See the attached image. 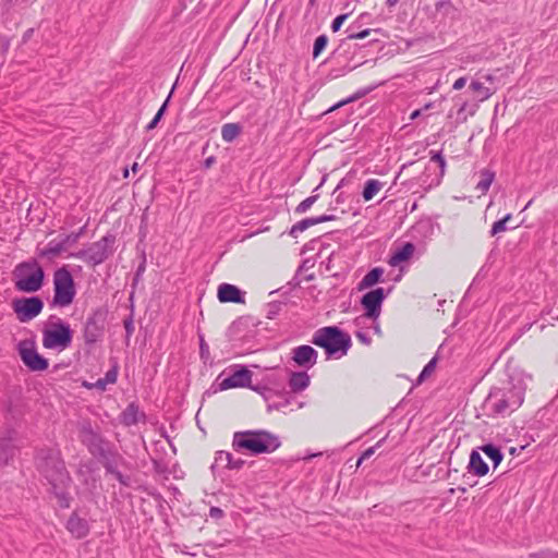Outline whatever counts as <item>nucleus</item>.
I'll list each match as a JSON object with an SVG mask.
<instances>
[{
	"label": "nucleus",
	"mask_w": 558,
	"mask_h": 558,
	"mask_svg": "<svg viewBox=\"0 0 558 558\" xmlns=\"http://www.w3.org/2000/svg\"><path fill=\"white\" fill-rule=\"evenodd\" d=\"M527 379L531 380V376L517 374L510 376L507 386L493 388L483 402L484 414L505 417L518 410L524 401Z\"/></svg>",
	"instance_id": "1"
},
{
	"label": "nucleus",
	"mask_w": 558,
	"mask_h": 558,
	"mask_svg": "<svg viewBox=\"0 0 558 558\" xmlns=\"http://www.w3.org/2000/svg\"><path fill=\"white\" fill-rule=\"evenodd\" d=\"M36 465L51 486V492L58 499L59 506L69 508L71 501L69 489L72 481L60 452L56 449H40L36 456Z\"/></svg>",
	"instance_id": "2"
},
{
	"label": "nucleus",
	"mask_w": 558,
	"mask_h": 558,
	"mask_svg": "<svg viewBox=\"0 0 558 558\" xmlns=\"http://www.w3.org/2000/svg\"><path fill=\"white\" fill-rule=\"evenodd\" d=\"M277 435L266 429L240 430L233 434L232 448L236 452H250L253 456L271 453L280 447Z\"/></svg>",
	"instance_id": "3"
},
{
	"label": "nucleus",
	"mask_w": 558,
	"mask_h": 558,
	"mask_svg": "<svg viewBox=\"0 0 558 558\" xmlns=\"http://www.w3.org/2000/svg\"><path fill=\"white\" fill-rule=\"evenodd\" d=\"M313 344L325 350L327 359H340L351 348V337L337 326H328L317 329L313 337Z\"/></svg>",
	"instance_id": "4"
},
{
	"label": "nucleus",
	"mask_w": 558,
	"mask_h": 558,
	"mask_svg": "<svg viewBox=\"0 0 558 558\" xmlns=\"http://www.w3.org/2000/svg\"><path fill=\"white\" fill-rule=\"evenodd\" d=\"M14 288L20 292L34 293L44 286L45 271L37 259L17 264L12 271Z\"/></svg>",
	"instance_id": "5"
},
{
	"label": "nucleus",
	"mask_w": 558,
	"mask_h": 558,
	"mask_svg": "<svg viewBox=\"0 0 558 558\" xmlns=\"http://www.w3.org/2000/svg\"><path fill=\"white\" fill-rule=\"evenodd\" d=\"M73 331L70 325L60 317L51 315L43 329V345L46 349L65 350L72 343Z\"/></svg>",
	"instance_id": "6"
},
{
	"label": "nucleus",
	"mask_w": 558,
	"mask_h": 558,
	"mask_svg": "<svg viewBox=\"0 0 558 558\" xmlns=\"http://www.w3.org/2000/svg\"><path fill=\"white\" fill-rule=\"evenodd\" d=\"M76 294L74 279L66 266L58 268L53 272V299L56 306H69Z\"/></svg>",
	"instance_id": "7"
},
{
	"label": "nucleus",
	"mask_w": 558,
	"mask_h": 558,
	"mask_svg": "<svg viewBox=\"0 0 558 558\" xmlns=\"http://www.w3.org/2000/svg\"><path fill=\"white\" fill-rule=\"evenodd\" d=\"M114 242L116 236L113 234H106L99 241L92 243L87 248L72 254V256L92 266H97L112 255Z\"/></svg>",
	"instance_id": "8"
},
{
	"label": "nucleus",
	"mask_w": 558,
	"mask_h": 558,
	"mask_svg": "<svg viewBox=\"0 0 558 558\" xmlns=\"http://www.w3.org/2000/svg\"><path fill=\"white\" fill-rule=\"evenodd\" d=\"M107 315V308L97 307L87 317L83 330V338L86 344L92 345L102 339Z\"/></svg>",
	"instance_id": "9"
},
{
	"label": "nucleus",
	"mask_w": 558,
	"mask_h": 558,
	"mask_svg": "<svg viewBox=\"0 0 558 558\" xmlns=\"http://www.w3.org/2000/svg\"><path fill=\"white\" fill-rule=\"evenodd\" d=\"M17 350L22 362L29 371L41 372L48 368V360L37 352L34 341H21Z\"/></svg>",
	"instance_id": "10"
},
{
	"label": "nucleus",
	"mask_w": 558,
	"mask_h": 558,
	"mask_svg": "<svg viewBox=\"0 0 558 558\" xmlns=\"http://www.w3.org/2000/svg\"><path fill=\"white\" fill-rule=\"evenodd\" d=\"M12 308L21 323H26L37 317L43 308L44 302L39 296L15 299Z\"/></svg>",
	"instance_id": "11"
},
{
	"label": "nucleus",
	"mask_w": 558,
	"mask_h": 558,
	"mask_svg": "<svg viewBox=\"0 0 558 558\" xmlns=\"http://www.w3.org/2000/svg\"><path fill=\"white\" fill-rule=\"evenodd\" d=\"M386 299V293L383 288H376L365 293L361 299V304L365 313L360 317L377 320L381 313V304ZM359 320V318L356 319Z\"/></svg>",
	"instance_id": "12"
},
{
	"label": "nucleus",
	"mask_w": 558,
	"mask_h": 558,
	"mask_svg": "<svg viewBox=\"0 0 558 558\" xmlns=\"http://www.w3.org/2000/svg\"><path fill=\"white\" fill-rule=\"evenodd\" d=\"M80 439L88 451L95 457H104L106 453L104 438L92 427L89 423L83 424L80 429Z\"/></svg>",
	"instance_id": "13"
},
{
	"label": "nucleus",
	"mask_w": 558,
	"mask_h": 558,
	"mask_svg": "<svg viewBox=\"0 0 558 558\" xmlns=\"http://www.w3.org/2000/svg\"><path fill=\"white\" fill-rule=\"evenodd\" d=\"M253 373L244 366L235 369L231 375L226 377L219 383L220 390H227L238 387H251L253 390H258L256 387L251 386Z\"/></svg>",
	"instance_id": "14"
},
{
	"label": "nucleus",
	"mask_w": 558,
	"mask_h": 558,
	"mask_svg": "<svg viewBox=\"0 0 558 558\" xmlns=\"http://www.w3.org/2000/svg\"><path fill=\"white\" fill-rule=\"evenodd\" d=\"M317 359L318 353L311 345L302 344L292 350V361L300 367L308 369L317 363Z\"/></svg>",
	"instance_id": "15"
},
{
	"label": "nucleus",
	"mask_w": 558,
	"mask_h": 558,
	"mask_svg": "<svg viewBox=\"0 0 558 558\" xmlns=\"http://www.w3.org/2000/svg\"><path fill=\"white\" fill-rule=\"evenodd\" d=\"M217 298L221 303H245L244 292L230 283H221L218 287Z\"/></svg>",
	"instance_id": "16"
},
{
	"label": "nucleus",
	"mask_w": 558,
	"mask_h": 558,
	"mask_svg": "<svg viewBox=\"0 0 558 558\" xmlns=\"http://www.w3.org/2000/svg\"><path fill=\"white\" fill-rule=\"evenodd\" d=\"M66 529L75 538H83L89 533L88 522L78 517L76 512L70 515L66 522Z\"/></svg>",
	"instance_id": "17"
},
{
	"label": "nucleus",
	"mask_w": 558,
	"mask_h": 558,
	"mask_svg": "<svg viewBox=\"0 0 558 558\" xmlns=\"http://www.w3.org/2000/svg\"><path fill=\"white\" fill-rule=\"evenodd\" d=\"M15 432L9 430L7 437L0 439V465H7L15 453Z\"/></svg>",
	"instance_id": "18"
},
{
	"label": "nucleus",
	"mask_w": 558,
	"mask_h": 558,
	"mask_svg": "<svg viewBox=\"0 0 558 558\" xmlns=\"http://www.w3.org/2000/svg\"><path fill=\"white\" fill-rule=\"evenodd\" d=\"M145 418V414L140 410L138 405L131 402L121 413L120 421L125 426L136 425L141 420Z\"/></svg>",
	"instance_id": "19"
},
{
	"label": "nucleus",
	"mask_w": 558,
	"mask_h": 558,
	"mask_svg": "<svg viewBox=\"0 0 558 558\" xmlns=\"http://www.w3.org/2000/svg\"><path fill=\"white\" fill-rule=\"evenodd\" d=\"M469 472L476 476H484L488 473V465L477 450H472L468 465Z\"/></svg>",
	"instance_id": "20"
},
{
	"label": "nucleus",
	"mask_w": 558,
	"mask_h": 558,
	"mask_svg": "<svg viewBox=\"0 0 558 558\" xmlns=\"http://www.w3.org/2000/svg\"><path fill=\"white\" fill-rule=\"evenodd\" d=\"M288 384L291 391L298 393L305 390L310 386L311 378L306 372H292Z\"/></svg>",
	"instance_id": "21"
},
{
	"label": "nucleus",
	"mask_w": 558,
	"mask_h": 558,
	"mask_svg": "<svg viewBox=\"0 0 558 558\" xmlns=\"http://www.w3.org/2000/svg\"><path fill=\"white\" fill-rule=\"evenodd\" d=\"M414 245L410 242L403 244L401 247L396 248L389 259L391 266H398L400 263L408 260L414 253Z\"/></svg>",
	"instance_id": "22"
},
{
	"label": "nucleus",
	"mask_w": 558,
	"mask_h": 558,
	"mask_svg": "<svg viewBox=\"0 0 558 558\" xmlns=\"http://www.w3.org/2000/svg\"><path fill=\"white\" fill-rule=\"evenodd\" d=\"M384 269L375 267L371 269L359 282L357 289L360 291L371 288L383 280Z\"/></svg>",
	"instance_id": "23"
},
{
	"label": "nucleus",
	"mask_w": 558,
	"mask_h": 558,
	"mask_svg": "<svg viewBox=\"0 0 558 558\" xmlns=\"http://www.w3.org/2000/svg\"><path fill=\"white\" fill-rule=\"evenodd\" d=\"M215 461L216 463L218 462H223L226 461V465L225 468L226 469H229V470H241L245 463L244 460L238 458H233L232 453L228 452V451H218L216 453V458H215Z\"/></svg>",
	"instance_id": "24"
},
{
	"label": "nucleus",
	"mask_w": 558,
	"mask_h": 558,
	"mask_svg": "<svg viewBox=\"0 0 558 558\" xmlns=\"http://www.w3.org/2000/svg\"><path fill=\"white\" fill-rule=\"evenodd\" d=\"M482 450L493 462L494 469H496L504 459V453L500 448L493 444H486L478 448Z\"/></svg>",
	"instance_id": "25"
},
{
	"label": "nucleus",
	"mask_w": 558,
	"mask_h": 558,
	"mask_svg": "<svg viewBox=\"0 0 558 558\" xmlns=\"http://www.w3.org/2000/svg\"><path fill=\"white\" fill-rule=\"evenodd\" d=\"M384 183L377 179H369L365 182L362 196L365 202H369L383 189Z\"/></svg>",
	"instance_id": "26"
},
{
	"label": "nucleus",
	"mask_w": 558,
	"mask_h": 558,
	"mask_svg": "<svg viewBox=\"0 0 558 558\" xmlns=\"http://www.w3.org/2000/svg\"><path fill=\"white\" fill-rule=\"evenodd\" d=\"M241 133V126L238 123H226L221 128V137L225 142H233Z\"/></svg>",
	"instance_id": "27"
},
{
	"label": "nucleus",
	"mask_w": 558,
	"mask_h": 558,
	"mask_svg": "<svg viewBox=\"0 0 558 558\" xmlns=\"http://www.w3.org/2000/svg\"><path fill=\"white\" fill-rule=\"evenodd\" d=\"M65 250L63 248V246L59 240H51L48 243L47 247L39 251L38 256L52 258V257L60 255Z\"/></svg>",
	"instance_id": "28"
},
{
	"label": "nucleus",
	"mask_w": 558,
	"mask_h": 558,
	"mask_svg": "<svg viewBox=\"0 0 558 558\" xmlns=\"http://www.w3.org/2000/svg\"><path fill=\"white\" fill-rule=\"evenodd\" d=\"M470 89H472L476 94V99L478 101H485L493 95L490 88L484 86L483 83L476 80H473L471 82Z\"/></svg>",
	"instance_id": "29"
},
{
	"label": "nucleus",
	"mask_w": 558,
	"mask_h": 558,
	"mask_svg": "<svg viewBox=\"0 0 558 558\" xmlns=\"http://www.w3.org/2000/svg\"><path fill=\"white\" fill-rule=\"evenodd\" d=\"M495 179V173L488 169H484L481 171V179L476 184V190H478L481 193H486L493 181Z\"/></svg>",
	"instance_id": "30"
},
{
	"label": "nucleus",
	"mask_w": 558,
	"mask_h": 558,
	"mask_svg": "<svg viewBox=\"0 0 558 558\" xmlns=\"http://www.w3.org/2000/svg\"><path fill=\"white\" fill-rule=\"evenodd\" d=\"M315 225H317L315 217L305 218L293 225L289 231V234L292 238H296L299 233L305 231L306 229Z\"/></svg>",
	"instance_id": "31"
},
{
	"label": "nucleus",
	"mask_w": 558,
	"mask_h": 558,
	"mask_svg": "<svg viewBox=\"0 0 558 558\" xmlns=\"http://www.w3.org/2000/svg\"><path fill=\"white\" fill-rule=\"evenodd\" d=\"M84 228H81L77 232H72L70 234L63 235L60 238V243L62 244L63 248L66 251L68 247L74 245L80 240L81 235L83 234Z\"/></svg>",
	"instance_id": "32"
},
{
	"label": "nucleus",
	"mask_w": 558,
	"mask_h": 558,
	"mask_svg": "<svg viewBox=\"0 0 558 558\" xmlns=\"http://www.w3.org/2000/svg\"><path fill=\"white\" fill-rule=\"evenodd\" d=\"M512 218L511 214H507L502 219L495 221L489 231L490 236H495L498 233L505 232L507 230V222Z\"/></svg>",
	"instance_id": "33"
},
{
	"label": "nucleus",
	"mask_w": 558,
	"mask_h": 558,
	"mask_svg": "<svg viewBox=\"0 0 558 558\" xmlns=\"http://www.w3.org/2000/svg\"><path fill=\"white\" fill-rule=\"evenodd\" d=\"M328 44V37L327 35L323 34L319 35L313 46V59H317L319 54L324 51V49L327 47Z\"/></svg>",
	"instance_id": "34"
},
{
	"label": "nucleus",
	"mask_w": 558,
	"mask_h": 558,
	"mask_svg": "<svg viewBox=\"0 0 558 558\" xmlns=\"http://www.w3.org/2000/svg\"><path fill=\"white\" fill-rule=\"evenodd\" d=\"M317 198H318V195L308 196L307 198L302 201L295 207L294 213L298 215H302V214L306 213L313 206V204L317 201Z\"/></svg>",
	"instance_id": "35"
},
{
	"label": "nucleus",
	"mask_w": 558,
	"mask_h": 558,
	"mask_svg": "<svg viewBox=\"0 0 558 558\" xmlns=\"http://www.w3.org/2000/svg\"><path fill=\"white\" fill-rule=\"evenodd\" d=\"M437 364V357H433L423 368L421 374L418 375V383L424 381L427 377L432 375V373L435 371Z\"/></svg>",
	"instance_id": "36"
},
{
	"label": "nucleus",
	"mask_w": 558,
	"mask_h": 558,
	"mask_svg": "<svg viewBox=\"0 0 558 558\" xmlns=\"http://www.w3.org/2000/svg\"><path fill=\"white\" fill-rule=\"evenodd\" d=\"M283 303L281 302H270L266 307V317L268 319H274L282 310Z\"/></svg>",
	"instance_id": "37"
},
{
	"label": "nucleus",
	"mask_w": 558,
	"mask_h": 558,
	"mask_svg": "<svg viewBox=\"0 0 558 558\" xmlns=\"http://www.w3.org/2000/svg\"><path fill=\"white\" fill-rule=\"evenodd\" d=\"M430 161H435L438 163L440 168V175H444L446 169V160L441 154V151H430Z\"/></svg>",
	"instance_id": "38"
},
{
	"label": "nucleus",
	"mask_w": 558,
	"mask_h": 558,
	"mask_svg": "<svg viewBox=\"0 0 558 558\" xmlns=\"http://www.w3.org/2000/svg\"><path fill=\"white\" fill-rule=\"evenodd\" d=\"M366 90H361V92H357L356 94H354L353 96H350L349 98L344 99V100H341L339 101L338 104L333 105L329 111H333L340 107H342L343 105L345 104H349V102H352L354 100H357L359 98L363 97L364 95H366Z\"/></svg>",
	"instance_id": "39"
},
{
	"label": "nucleus",
	"mask_w": 558,
	"mask_h": 558,
	"mask_svg": "<svg viewBox=\"0 0 558 558\" xmlns=\"http://www.w3.org/2000/svg\"><path fill=\"white\" fill-rule=\"evenodd\" d=\"M123 326H124V329H125V338L126 340H129L132 335L134 333V322H133V314H130L124 320H123Z\"/></svg>",
	"instance_id": "40"
},
{
	"label": "nucleus",
	"mask_w": 558,
	"mask_h": 558,
	"mask_svg": "<svg viewBox=\"0 0 558 558\" xmlns=\"http://www.w3.org/2000/svg\"><path fill=\"white\" fill-rule=\"evenodd\" d=\"M350 13L340 14L337 17L333 19L331 22L330 28L333 33H337L340 31L342 24L345 22V20L349 17Z\"/></svg>",
	"instance_id": "41"
},
{
	"label": "nucleus",
	"mask_w": 558,
	"mask_h": 558,
	"mask_svg": "<svg viewBox=\"0 0 558 558\" xmlns=\"http://www.w3.org/2000/svg\"><path fill=\"white\" fill-rule=\"evenodd\" d=\"M118 378V366L114 365L111 369H109L104 377V381L108 384H114Z\"/></svg>",
	"instance_id": "42"
},
{
	"label": "nucleus",
	"mask_w": 558,
	"mask_h": 558,
	"mask_svg": "<svg viewBox=\"0 0 558 558\" xmlns=\"http://www.w3.org/2000/svg\"><path fill=\"white\" fill-rule=\"evenodd\" d=\"M380 441L376 444V446L374 447H369L368 449H366L362 454L361 457L359 458L357 460V466L361 465V463L366 460V459H369L374 453H375V449L379 446Z\"/></svg>",
	"instance_id": "43"
},
{
	"label": "nucleus",
	"mask_w": 558,
	"mask_h": 558,
	"mask_svg": "<svg viewBox=\"0 0 558 558\" xmlns=\"http://www.w3.org/2000/svg\"><path fill=\"white\" fill-rule=\"evenodd\" d=\"M372 29L366 28L359 33H350L347 37L349 40H355V39H364L371 34Z\"/></svg>",
	"instance_id": "44"
},
{
	"label": "nucleus",
	"mask_w": 558,
	"mask_h": 558,
	"mask_svg": "<svg viewBox=\"0 0 558 558\" xmlns=\"http://www.w3.org/2000/svg\"><path fill=\"white\" fill-rule=\"evenodd\" d=\"M116 480L123 486H131V477L123 475L120 471H118L114 475Z\"/></svg>",
	"instance_id": "45"
},
{
	"label": "nucleus",
	"mask_w": 558,
	"mask_h": 558,
	"mask_svg": "<svg viewBox=\"0 0 558 558\" xmlns=\"http://www.w3.org/2000/svg\"><path fill=\"white\" fill-rule=\"evenodd\" d=\"M355 337H356V338L359 339V341H360V342H362L363 344L369 345V344H371V342H372L371 337H369L366 332H364V331H361V330L356 331V332H355Z\"/></svg>",
	"instance_id": "46"
},
{
	"label": "nucleus",
	"mask_w": 558,
	"mask_h": 558,
	"mask_svg": "<svg viewBox=\"0 0 558 558\" xmlns=\"http://www.w3.org/2000/svg\"><path fill=\"white\" fill-rule=\"evenodd\" d=\"M171 97V94L167 97L166 101L162 104V106L159 108V110L157 111V113L155 114L154 118H156V120L160 121L162 116L165 114V111L167 109V106H168V101Z\"/></svg>",
	"instance_id": "47"
},
{
	"label": "nucleus",
	"mask_w": 558,
	"mask_h": 558,
	"mask_svg": "<svg viewBox=\"0 0 558 558\" xmlns=\"http://www.w3.org/2000/svg\"><path fill=\"white\" fill-rule=\"evenodd\" d=\"M223 511L218 508V507H211L209 509V515L213 518V519H221L223 517Z\"/></svg>",
	"instance_id": "48"
},
{
	"label": "nucleus",
	"mask_w": 558,
	"mask_h": 558,
	"mask_svg": "<svg viewBox=\"0 0 558 558\" xmlns=\"http://www.w3.org/2000/svg\"><path fill=\"white\" fill-rule=\"evenodd\" d=\"M315 219L318 225V223H323V222H327V221H333V220H336V216L335 215H320V216L315 217Z\"/></svg>",
	"instance_id": "49"
},
{
	"label": "nucleus",
	"mask_w": 558,
	"mask_h": 558,
	"mask_svg": "<svg viewBox=\"0 0 558 558\" xmlns=\"http://www.w3.org/2000/svg\"><path fill=\"white\" fill-rule=\"evenodd\" d=\"M466 84V77L462 76V77H459L452 85V88L454 90H460L462 89Z\"/></svg>",
	"instance_id": "50"
},
{
	"label": "nucleus",
	"mask_w": 558,
	"mask_h": 558,
	"mask_svg": "<svg viewBox=\"0 0 558 558\" xmlns=\"http://www.w3.org/2000/svg\"><path fill=\"white\" fill-rule=\"evenodd\" d=\"M105 469L108 473L114 475L119 470L117 469V466L113 464V462L111 461H107L105 463Z\"/></svg>",
	"instance_id": "51"
},
{
	"label": "nucleus",
	"mask_w": 558,
	"mask_h": 558,
	"mask_svg": "<svg viewBox=\"0 0 558 558\" xmlns=\"http://www.w3.org/2000/svg\"><path fill=\"white\" fill-rule=\"evenodd\" d=\"M216 162V158L214 156H209L204 161V168L209 169Z\"/></svg>",
	"instance_id": "52"
},
{
	"label": "nucleus",
	"mask_w": 558,
	"mask_h": 558,
	"mask_svg": "<svg viewBox=\"0 0 558 558\" xmlns=\"http://www.w3.org/2000/svg\"><path fill=\"white\" fill-rule=\"evenodd\" d=\"M158 120H156V118H154L147 125H146V131H151L154 130L157 124H158Z\"/></svg>",
	"instance_id": "53"
},
{
	"label": "nucleus",
	"mask_w": 558,
	"mask_h": 558,
	"mask_svg": "<svg viewBox=\"0 0 558 558\" xmlns=\"http://www.w3.org/2000/svg\"><path fill=\"white\" fill-rule=\"evenodd\" d=\"M107 385H108V383H105V381H104V378H99V379L97 380V383H96V386H97L98 388H100V389H105Z\"/></svg>",
	"instance_id": "54"
},
{
	"label": "nucleus",
	"mask_w": 558,
	"mask_h": 558,
	"mask_svg": "<svg viewBox=\"0 0 558 558\" xmlns=\"http://www.w3.org/2000/svg\"><path fill=\"white\" fill-rule=\"evenodd\" d=\"M422 113V110L421 109H417V110H414L411 116H410V119L411 120H415L416 118H418Z\"/></svg>",
	"instance_id": "55"
},
{
	"label": "nucleus",
	"mask_w": 558,
	"mask_h": 558,
	"mask_svg": "<svg viewBox=\"0 0 558 558\" xmlns=\"http://www.w3.org/2000/svg\"><path fill=\"white\" fill-rule=\"evenodd\" d=\"M240 325H241V322L240 320H235V322L232 323V325L230 326L229 330L233 331V330L238 329Z\"/></svg>",
	"instance_id": "56"
},
{
	"label": "nucleus",
	"mask_w": 558,
	"mask_h": 558,
	"mask_svg": "<svg viewBox=\"0 0 558 558\" xmlns=\"http://www.w3.org/2000/svg\"><path fill=\"white\" fill-rule=\"evenodd\" d=\"M400 0H387L386 1V4L389 7V8H392L395 7Z\"/></svg>",
	"instance_id": "57"
},
{
	"label": "nucleus",
	"mask_w": 558,
	"mask_h": 558,
	"mask_svg": "<svg viewBox=\"0 0 558 558\" xmlns=\"http://www.w3.org/2000/svg\"><path fill=\"white\" fill-rule=\"evenodd\" d=\"M484 78H485L486 81H489V82H493V81H494V77H493V75H490V74H486V75L484 76Z\"/></svg>",
	"instance_id": "58"
},
{
	"label": "nucleus",
	"mask_w": 558,
	"mask_h": 558,
	"mask_svg": "<svg viewBox=\"0 0 558 558\" xmlns=\"http://www.w3.org/2000/svg\"><path fill=\"white\" fill-rule=\"evenodd\" d=\"M374 330H375V332H376V333L380 335V327H379V325H378V324H376V325L374 326Z\"/></svg>",
	"instance_id": "59"
},
{
	"label": "nucleus",
	"mask_w": 558,
	"mask_h": 558,
	"mask_svg": "<svg viewBox=\"0 0 558 558\" xmlns=\"http://www.w3.org/2000/svg\"><path fill=\"white\" fill-rule=\"evenodd\" d=\"M132 170H133V172H136L138 170V163L137 162L133 163Z\"/></svg>",
	"instance_id": "60"
},
{
	"label": "nucleus",
	"mask_w": 558,
	"mask_h": 558,
	"mask_svg": "<svg viewBox=\"0 0 558 558\" xmlns=\"http://www.w3.org/2000/svg\"><path fill=\"white\" fill-rule=\"evenodd\" d=\"M317 0H308L310 5L314 7L316 4Z\"/></svg>",
	"instance_id": "61"
},
{
	"label": "nucleus",
	"mask_w": 558,
	"mask_h": 558,
	"mask_svg": "<svg viewBox=\"0 0 558 558\" xmlns=\"http://www.w3.org/2000/svg\"><path fill=\"white\" fill-rule=\"evenodd\" d=\"M201 350H202V351H203V350H205V345H204V340H203V339H202V341H201Z\"/></svg>",
	"instance_id": "62"
},
{
	"label": "nucleus",
	"mask_w": 558,
	"mask_h": 558,
	"mask_svg": "<svg viewBox=\"0 0 558 558\" xmlns=\"http://www.w3.org/2000/svg\"><path fill=\"white\" fill-rule=\"evenodd\" d=\"M128 175H129V170H128V169H125V170H124V178H128Z\"/></svg>",
	"instance_id": "63"
},
{
	"label": "nucleus",
	"mask_w": 558,
	"mask_h": 558,
	"mask_svg": "<svg viewBox=\"0 0 558 558\" xmlns=\"http://www.w3.org/2000/svg\"><path fill=\"white\" fill-rule=\"evenodd\" d=\"M430 106H432V104H427V105H425V107H424V108H425V109H428V108H430Z\"/></svg>",
	"instance_id": "64"
}]
</instances>
